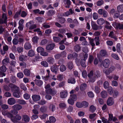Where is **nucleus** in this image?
Wrapping results in <instances>:
<instances>
[{"instance_id":"f257e3e1","label":"nucleus","mask_w":123,"mask_h":123,"mask_svg":"<svg viewBox=\"0 0 123 123\" xmlns=\"http://www.w3.org/2000/svg\"><path fill=\"white\" fill-rule=\"evenodd\" d=\"M13 109L11 110V112L14 114H17L18 113V111L21 110L22 108V106L19 104H16L12 106Z\"/></svg>"},{"instance_id":"f03ea898","label":"nucleus","mask_w":123,"mask_h":123,"mask_svg":"<svg viewBox=\"0 0 123 123\" xmlns=\"http://www.w3.org/2000/svg\"><path fill=\"white\" fill-rule=\"evenodd\" d=\"M11 111V110L10 112L4 110H2V113L4 116H6L7 117L10 119L11 120L13 116V115H16V114H14Z\"/></svg>"},{"instance_id":"7ed1b4c3","label":"nucleus","mask_w":123,"mask_h":123,"mask_svg":"<svg viewBox=\"0 0 123 123\" xmlns=\"http://www.w3.org/2000/svg\"><path fill=\"white\" fill-rule=\"evenodd\" d=\"M88 76L89 79V82L93 83L95 81L96 78L93 75V72L92 71H91L88 74Z\"/></svg>"},{"instance_id":"20e7f679","label":"nucleus","mask_w":123,"mask_h":123,"mask_svg":"<svg viewBox=\"0 0 123 123\" xmlns=\"http://www.w3.org/2000/svg\"><path fill=\"white\" fill-rule=\"evenodd\" d=\"M26 26L30 30L34 29L37 27L36 25L34 24L32 21H30L27 23L26 24Z\"/></svg>"},{"instance_id":"39448f33","label":"nucleus","mask_w":123,"mask_h":123,"mask_svg":"<svg viewBox=\"0 0 123 123\" xmlns=\"http://www.w3.org/2000/svg\"><path fill=\"white\" fill-rule=\"evenodd\" d=\"M21 116L18 114H16L15 116H14L12 118L11 121L14 123H17L21 119Z\"/></svg>"},{"instance_id":"423d86ee","label":"nucleus","mask_w":123,"mask_h":123,"mask_svg":"<svg viewBox=\"0 0 123 123\" xmlns=\"http://www.w3.org/2000/svg\"><path fill=\"white\" fill-rule=\"evenodd\" d=\"M112 25L115 27L117 29H123V24H121L120 23L114 22L112 24Z\"/></svg>"},{"instance_id":"0eeeda50","label":"nucleus","mask_w":123,"mask_h":123,"mask_svg":"<svg viewBox=\"0 0 123 123\" xmlns=\"http://www.w3.org/2000/svg\"><path fill=\"white\" fill-rule=\"evenodd\" d=\"M7 18L6 14L3 13L2 15V18H0V25L4 23H7Z\"/></svg>"},{"instance_id":"6e6552de","label":"nucleus","mask_w":123,"mask_h":123,"mask_svg":"<svg viewBox=\"0 0 123 123\" xmlns=\"http://www.w3.org/2000/svg\"><path fill=\"white\" fill-rule=\"evenodd\" d=\"M98 13L100 15H102L104 17H106L108 15L107 12L105 10L100 9L98 11Z\"/></svg>"},{"instance_id":"1a4fd4ad","label":"nucleus","mask_w":123,"mask_h":123,"mask_svg":"<svg viewBox=\"0 0 123 123\" xmlns=\"http://www.w3.org/2000/svg\"><path fill=\"white\" fill-rule=\"evenodd\" d=\"M110 63V61L108 59H106L102 62V64L103 66L105 68H108Z\"/></svg>"},{"instance_id":"9d476101","label":"nucleus","mask_w":123,"mask_h":123,"mask_svg":"<svg viewBox=\"0 0 123 123\" xmlns=\"http://www.w3.org/2000/svg\"><path fill=\"white\" fill-rule=\"evenodd\" d=\"M33 101L34 102H36L39 100L41 99L40 96L37 94L33 95L32 97Z\"/></svg>"},{"instance_id":"9b49d317","label":"nucleus","mask_w":123,"mask_h":123,"mask_svg":"<svg viewBox=\"0 0 123 123\" xmlns=\"http://www.w3.org/2000/svg\"><path fill=\"white\" fill-rule=\"evenodd\" d=\"M19 88L18 90H15L16 91L13 93V95L14 97L17 98H19L20 97V92L19 91Z\"/></svg>"},{"instance_id":"f8f14e48","label":"nucleus","mask_w":123,"mask_h":123,"mask_svg":"<svg viewBox=\"0 0 123 123\" xmlns=\"http://www.w3.org/2000/svg\"><path fill=\"white\" fill-rule=\"evenodd\" d=\"M10 63V59L9 58H5L2 61V64L6 66Z\"/></svg>"},{"instance_id":"ddd939ff","label":"nucleus","mask_w":123,"mask_h":123,"mask_svg":"<svg viewBox=\"0 0 123 123\" xmlns=\"http://www.w3.org/2000/svg\"><path fill=\"white\" fill-rule=\"evenodd\" d=\"M114 103V100L112 97H110L108 99L107 102V105L111 106L113 105Z\"/></svg>"},{"instance_id":"4468645a","label":"nucleus","mask_w":123,"mask_h":123,"mask_svg":"<svg viewBox=\"0 0 123 123\" xmlns=\"http://www.w3.org/2000/svg\"><path fill=\"white\" fill-rule=\"evenodd\" d=\"M8 104L10 105H13L16 103V101L15 99L13 98H11L9 99L8 100Z\"/></svg>"},{"instance_id":"2eb2a0df","label":"nucleus","mask_w":123,"mask_h":123,"mask_svg":"<svg viewBox=\"0 0 123 123\" xmlns=\"http://www.w3.org/2000/svg\"><path fill=\"white\" fill-rule=\"evenodd\" d=\"M22 120L25 122H28L29 121L30 118L27 115H24L22 116Z\"/></svg>"},{"instance_id":"dca6fc26","label":"nucleus","mask_w":123,"mask_h":123,"mask_svg":"<svg viewBox=\"0 0 123 123\" xmlns=\"http://www.w3.org/2000/svg\"><path fill=\"white\" fill-rule=\"evenodd\" d=\"M46 92L48 94H51L54 95L56 93V92L55 91L53 90L51 88H49L48 89H46Z\"/></svg>"},{"instance_id":"f3484780","label":"nucleus","mask_w":123,"mask_h":123,"mask_svg":"<svg viewBox=\"0 0 123 123\" xmlns=\"http://www.w3.org/2000/svg\"><path fill=\"white\" fill-rule=\"evenodd\" d=\"M27 58V56L26 55H19V60L21 61H25Z\"/></svg>"},{"instance_id":"a211bd4d","label":"nucleus","mask_w":123,"mask_h":123,"mask_svg":"<svg viewBox=\"0 0 123 123\" xmlns=\"http://www.w3.org/2000/svg\"><path fill=\"white\" fill-rule=\"evenodd\" d=\"M55 46L54 43H51L47 45L46 47V49L48 50H51L54 49Z\"/></svg>"},{"instance_id":"6ab92c4d","label":"nucleus","mask_w":123,"mask_h":123,"mask_svg":"<svg viewBox=\"0 0 123 123\" xmlns=\"http://www.w3.org/2000/svg\"><path fill=\"white\" fill-rule=\"evenodd\" d=\"M47 61L49 64H53L55 62V59L52 57H49L47 58Z\"/></svg>"},{"instance_id":"aec40b11","label":"nucleus","mask_w":123,"mask_h":123,"mask_svg":"<svg viewBox=\"0 0 123 123\" xmlns=\"http://www.w3.org/2000/svg\"><path fill=\"white\" fill-rule=\"evenodd\" d=\"M105 28L107 29L111 30L113 28L112 26L110 25V23L108 21H105Z\"/></svg>"},{"instance_id":"412c9836","label":"nucleus","mask_w":123,"mask_h":123,"mask_svg":"<svg viewBox=\"0 0 123 123\" xmlns=\"http://www.w3.org/2000/svg\"><path fill=\"white\" fill-rule=\"evenodd\" d=\"M91 25L92 29L94 30H97L98 29V26L96 24L93 22H92Z\"/></svg>"},{"instance_id":"4be33fe9","label":"nucleus","mask_w":123,"mask_h":123,"mask_svg":"<svg viewBox=\"0 0 123 123\" xmlns=\"http://www.w3.org/2000/svg\"><path fill=\"white\" fill-rule=\"evenodd\" d=\"M60 96L62 98H65L67 96V93L66 91H64L60 93Z\"/></svg>"},{"instance_id":"5701e85b","label":"nucleus","mask_w":123,"mask_h":123,"mask_svg":"<svg viewBox=\"0 0 123 123\" xmlns=\"http://www.w3.org/2000/svg\"><path fill=\"white\" fill-rule=\"evenodd\" d=\"M97 22L98 25H102L105 23V21L103 18H101L98 19Z\"/></svg>"},{"instance_id":"b1692460","label":"nucleus","mask_w":123,"mask_h":123,"mask_svg":"<svg viewBox=\"0 0 123 123\" xmlns=\"http://www.w3.org/2000/svg\"><path fill=\"white\" fill-rule=\"evenodd\" d=\"M23 73L25 75L29 76L30 75L31 71L27 69H25L23 71Z\"/></svg>"},{"instance_id":"393cba45","label":"nucleus","mask_w":123,"mask_h":123,"mask_svg":"<svg viewBox=\"0 0 123 123\" xmlns=\"http://www.w3.org/2000/svg\"><path fill=\"white\" fill-rule=\"evenodd\" d=\"M51 70L53 72L56 73L58 70V68L57 67L53 65L51 67Z\"/></svg>"},{"instance_id":"a878e982","label":"nucleus","mask_w":123,"mask_h":123,"mask_svg":"<svg viewBox=\"0 0 123 123\" xmlns=\"http://www.w3.org/2000/svg\"><path fill=\"white\" fill-rule=\"evenodd\" d=\"M101 95L102 98H105L107 97V93L105 91H102L100 93Z\"/></svg>"},{"instance_id":"bb28decb","label":"nucleus","mask_w":123,"mask_h":123,"mask_svg":"<svg viewBox=\"0 0 123 123\" xmlns=\"http://www.w3.org/2000/svg\"><path fill=\"white\" fill-rule=\"evenodd\" d=\"M87 87V85L86 84H81L80 86V89L82 91H83L86 89Z\"/></svg>"},{"instance_id":"cd10ccee","label":"nucleus","mask_w":123,"mask_h":123,"mask_svg":"<svg viewBox=\"0 0 123 123\" xmlns=\"http://www.w3.org/2000/svg\"><path fill=\"white\" fill-rule=\"evenodd\" d=\"M34 81L35 84L39 86H41L43 84V82L40 80H35Z\"/></svg>"},{"instance_id":"c85d7f7f","label":"nucleus","mask_w":123,"mask_h":123,"mask_svg":"<svg viewBox=\"0 0 123 123\" xmlns=\"http://www.w3.org/2000/svg\"><path fill=\"white\" fill-rule=\"evenodd\" d=\"M100 54L101 56L104 57L107 55V52L106 50L104 49L101 50L100 52Z\"/></svg>"},{"instance_id":"c756f323","label":"nucleus","mask_w":123,"mask_h":123,"mask_svg":"<svg viewBox=\"0 0 123 123\" xmlns=\"http://www.w3.org/2000/svg\"><path fill=\"white\" fill-rule=\"evenodd\" d=\"M8 86L9 87H10L11 89H15V90H18L19 87L12 83H10Z\"/></svg>"},{"instance_id":"7c9ffc66","label":"nucleus","mask_w":123,"mask_h":123,"mask_svg":"<svg viewBox=\"0 0 123 123\" xmlns=\"http://www.w3.org/2000/svg\"><path fill=\"white\" fill-rule=\"evenodd\" d=\"M109 36L111 38H113L116 41L117 38L114 35V32L112 31L111 32L109 35Z\"/></svg>"},{"instance_id":"2f4dec72","label":"nucleus","mask_w":123,"mask_h":123,"mask_svg":"<svg viewBox=\"0 0 123 123\" xmlns=\"http://www.w3.org/2000/svg\"><path fill=\"white\" fill-rule=\"evenodd\" d=\"M24 47L25 49H29L31 48V44L29 43H26L25 44Z\"/></svg>"},{"instance_id":"473e14b6","label":"nucleus","mask_w":123,"mask_h":123,"mask_svg":"<svg viewBox=\"0 0 123 123\" xmlns=\"http://www.w3.org/2000/svg\"><path fill=\"white\" fill-rule=\"evenodd\" d=\"M55 14V11L52 10H49L47 12V15L48 16H52Z\"/></svg>"},{"instance_id":"72a5a7b5","label":"nucleus","mask_w":123,"mask_h":123,"mask_svg":"<svg viewBox=\"0 0 123 123\" xmlns=\"http://www.w3.org/2000/svg\"><path fill=\"white\" fill-rule=\"evenodd\" d=\"M81 47L80 45L79 44H77L74 47V49L75 51L78 52L80 50Z\"/></svg>"},{"instance_id":"f704fd0d","label":"nucleus","mask_w":123,"mask_h":123,"mask_svg":"<svg viewBox=\"0 0 123 123\" xmlns=\"http://www.w3.org/2000/svg\"><path fill=\"white\" fill-rule=\"evenodd\" d=\"M117 9L119 12H123V4L118 6L117 7Z\"/></svg>"},{"instance_id":"c9c22d12","label":"nucleus","mask_w":123,"mask_h":123,"mask_svg":"<svg viewBox=\"0 0 123 123\" xmlns=\"http://www.w3.org/2000/svg\"><path fill=\"white\" fill-rule=\"evenodd\" d=\"M68 83L74 84L75 83V80L74 78H71L68 79Z\"/></svg>"},{"instance_id":"e433bc0d","label":"nucleus","mask_w":123,"mask_h":123,"mask_svg":"<svg viewBox=\"0 0 123 123\" xmlns=\"http://www.w3.org/2000/svg\"><path fill=\"white\" fill-rule=\"evenodd\" d=\"M89 40V43L92 47H94L95 46V44L94 42V40L93 39H92L90 37L88 38Z\"/></svg>"},{"instance_id":"4c0bfd02","label":"nucleus","mask_w":123,"mask_h":123,"mask_svg":"<svg viewBox=\"0 0 123 123\" xmlns=\"http://www.w3.org/2000/svg\"><path fill=\"white\" fill-rule=\"evenodd\" d=\"M34 52L32 50H30L29 51L28 55L29 56L32 57L34 56Z\"/></svg>"},{"instance_id":"58836bf2","label":"nucleus","mask_w":123,"mask_h":123,"mask_svg":"<svg viewBox=\"0 0 123 123\" xmlns=\"http://www.w3.org/2000/svg\"><path fill=\"white\" fill-rule=\"evenodd\" d=\"M107 90L108 93L110 95L112 94L113 92V88L111 87H108Z\"/></svg>"},{"instance_id":"ea45409f","label":"nucleus","mask_w":123,"mask_h":123,"mask_svg":"<svg viewBox=\"0 0 123 123\" xmlns=\"http://www.w3.org/2000/svg\"><path fill=\"white\" fill-rule=\"evenodd\" d=\"M0 70L1 71L0 72H5L7 70V68L5 66L3 65L0 68Z\"/></svg>"},{"instance_id":"a19ab883","label":"nucleus","mask_w":123,"mask_h":123,"mask_svg":"<svg viewBox=\"0 0 123 123\" xmlns=\"http://www.w3.org/2000/svg\"><path fill=\"white\" fill-rule=\"evenodd\" d=\"M49 109L50 110L53 112L55 110V106L53 104H51L49 106Z\"/></svg>"},{"instance_id":"79ce46f5","label":"nucleus","mask_w":123,"mask_h":123,"mask_svg":"<svg viewBox=\"0 0 123 123\" xmlns=\"http://www.w3.org/2000/svg\"><path fill=\"white\" fill-rule=\"evenodd\" d=\"M47 109V107L45 106H42L40 108V111L42 112H44L46 111Z\"/></svg>"},{"instance_id":"37998d69","label":"nucleus","mask_w":123,"mask_h":123,"mask_svg":"<svg viewBox=\"0 0 123 123\" xmlns=\"http://www.w3.org/2000/svg\"><path fill=\"white\" fill-rule=\"evenodd\" d=\"M96 110V108L92 105L90 107L89 111L92 112H94Z\"/></svg>"},{"instance_id":"c03bdc74","label":"nucleus","mask_w":123,"mask_h":123,"mask_svg":"<svg viewBox=\"0 0 123 123\" xmlns=\"http://www.w3.org/2000/svg\"><path fill=\"white\" fill-rule=\"evenodd\" d=\"M66 67L64 65H62L60 66V70L62 72H63L65 71L66 70Z\"/></svg>"},{"instance_id":"a18cd8bd","label":"nucleus","mask_w":123,"mask_h":123,"mask_svg":"<svg viewBox=\"0 0 123 123\" xmlns=\"http://www.w3.org/2000/svg\"><path fill=\"white\" fill-rule=\"evenodd\" d=\"M21 10H20L18 12H16L13 17V18L15 19H16L18 17L19 15H20L21 13Z\"/></svg>"},{"instance_id":"49530a36","label":"nucleus","mask_w":123,"mask_h":123,"mask_svg":"<svg viewBox=\"0 0 123 123\" xmlns=\"http://www.w3.org/2000/svg\"><path fill=\"white\" fill-rule=\"evenodd\" d=\"M58 20L59 22L61 24L64 23L65 21V19L63 18H59Z\"/></svg>"},{"instance_id":"de8ad7c7","label":"nucleus","mask_w":123,"mask_h":123,"mask_svg":"<svg viewBox=\"0 0 123 123\" xmlns=\"http://www.w3.org/2000/svg\"><path fill=\"white\" fill-rule=\"evenodd\" d=\"M68 68L70 69H72L73 68V65L72 62H70L68 63Z\"/></svg>"},{"instance_id":"09e8293b","label":"nucleus","mask_w":123,"mask_h":123,"mask_svg":"<svg viewBox=\"0 0 123 123\" xmlns=\"http://www.w3.org/2000/svg\"><path fill=\"white\" fill-rule=\"evenodd\" d=\"M59 106L60 108L63 109L65 108L66 107V105L64 103H61L59 104Z\"/></svg>"},{"instance_id":"8fccbe9b","label":"nucleus","mask_w":123,"mask_h":123,"mask_svg":"<svg viewBox=\"0 0 123 123\" xmlns=\"http://www.w3.org/2000/svg\"><path fill=\"white\" fill-rule=\"evenodd\" d=\"M20 66L22 67L23 68H25L27 66L25 62L23 61L19 63Z\"/></svg>"},{"instance_id":"3c124183","label":"nucleus","mask_w":123,"mask_h":123,"mask_svg":"<svg viewBox=\"0 0 123 123\" xmlns=\"http://www.w3.org/2000/svg\"><path fill=\"white\" fill-rule=\"evenodd\" d=\"M10 80L11 82L14 83L16 81V78L14 76H12L10 78Z\"/></svg>"},{"instance_id":"603ef678","label":"nucleus","mask_w":123,"mask_h":123,"mask_svg":"<svg viewBox=\"0 0 123 123\" xmlns=\"http://www.w3.org/2000/svg\"><path fill=\"white\" fill-rule=\"evenodd\" d=\"M70 98L74 101H76L77 99V96L75 94H73L71 95L70 96Z\"/></svg>"},{"instance_id":"864d4df0","label":"nucleus","mask_w":123,"mask_h":123,"mask_svg":"<svg viewBox=\"0 0 123 123\" xmlns=\"http://www.w3.org/2000/svg\"><path fill=\"white\" fill-rule=\"evenodd\" d=\"M121 45L120 43H118L116 46L117 51V52L120 53L121 51L120 50V47Z\"/></svg>"},{"instance_id":"5fc2aeb1","label":"nucleus","mask_w":123,"mask_h":123,"mask_svg":"<svg viewBox=\"0 0 123 123\" xmlns=\"http://www.w3.org/2000/svg\"><path fill=\"white\" fill-rule=\"evenodd\" d=\"M111 56L112 58L117 60H118L119 59L118 55L115 54H112Z\"/></svg>"},{"instance_id":"6e6d98bb","label":"nucleus","mask_w":123,"mask_h":123,"mask_svg":"<svg viewBox=\"0 0 123 123\" xmlns=\"http://www.w3.org/2000/svg\"><path fill=\"white\" fill-rule=\"evenodd\" d=\"M82 107L86 108L87 107L88 105V103L86 101H83L82 102Z\"/></svg>"},{"instance_id":"4d7b16f0","label":"nucleus","mask_w":123,"mask_h":123,"mask_svg":"<svg viewBox=\"0 0 123 123\" xmlns=\"http://www.w3.org/2000/svg\"><path fill=\"white\" fill-rule=\"evenodd\" d=\"M93 75L96 78H98L100 76V72L98 71H96L93 74Z\"/></svg>"},{"instance_id":"13d9d810","label":"nucleus","mask_w":123,"mask_h":123,"mask_svg":"<svg viewBox=\"0 0 123 123\" xmlns=\"http://www.w3.org/2000/svg\"><path fill=\"white\" fill-rule=\"evenodd\" d=\"M17 76L19 78H23L24 77V74L22 72H19L17 73Z\"/></svg>"},{"instance_id":"bf43d9fd","label":"nucleus","mask_w":123,"mask_h":123,"mask_svg":"<svg viewBox=\"0 0 123 123\" xmlns=\"http://www.w3.org/2000/svg\"><path fill=\"white\" fill-rule=\"evenodd\" d=\"M49 120L51 122L54 123L56 121L55 118L53 116L50 117L49 118Z\"/></svg>"},{"instance_id":"052dcab7","label":"nucleus","mask_w":123,"mask_h":123,"mask_svg":"<svg viewBox=\"0 0 123 123\" xmlns=\"http://www.w3.org/2000/svg\"><path fill=\"white\" fill-rule=\"evenodd\" d=\"M44 51V49L41 47H39L37 48V51L38 53H41V52Z\"/></svg>"},{"instance_id":"680f3d73","label":"nucleus","mask_w":123,"mask_h":123,"mask_svg":"<svg viewBox=\"0 0 123 123\" xmlns=\"http://www.w3.org/2000/svg\"><path fill=\"white\" fill-rule=\"evenodd\" d=\"M30 95L27 93H26L24 95V98L26 100H28L30 97Z\"/></svg>"},{"instance_id":"e2e57ef3","label":"nucleus","mask_w":123,"mask_h":123,"mask_svg":"<svg viewBox=\"0 0 123 123\" xmlns=\"http://www.w3.org/2000/svg\"><path fill=\"white\" fill-rule=\"evenodd\" d=\"M109 85V83L108 81H105L104 84V87L105 89L108 88Z\"/></svg>"},{"instance_id":"0e129e2a","label":"nucleus","mask_w":123,"mask_h":123,"mask_svg":"<svg viewBox=\"0 0 123 123\" xmlns=\"http://www.w3.org/2000/svg\"><path fill=\"white\" fill-rule=\"evenodd\" d=\"M95 92L97 93H98L101 91L100 88L98 86H96L95 87Z\"/></svg>"},{"instance_id":"69168bd1","label":"nucleus","mask_w":123,"mask_h":123,"mask_svg":"<svg viewBox=\"0 0 123 123\" xmlns=\"http://www.w3.org/2000/svg\"><path fill=\"white\" fill-rule=\"evenodd\" d=\"M3 89L5 90L8 91L10 90V88L9 86L7 85H5L3 86Z\"/></svg>"},{"instance_id":"338daca9","label":"nucleus","mask_w":123,"mask_h":123,"mask_svg":"<svg viewBox=\"0 0 123 123\" xmlns=\"http://www.w3.org/2000/svg\"><path fill=\"white\" fill-rule=\"evenodd\" d=\"M74 100L70 98L68 100V102L69 104L71 105H73L74 103Z\"/></svg>"},{"instance_id":"774afa93","label":"nucleus","mask_w":123,"mask_h":123,"mask_svg":"<svg viewBox=\"0 0 123 123\" xmlns=\"http://www.w3.org/2000/svg\"><path fill=\"white\" fill-rule=\"evenodd\" d=\"M101 119L103 123H110L109 121L104 117H102Z\"/></svg>"}]
</instances>
